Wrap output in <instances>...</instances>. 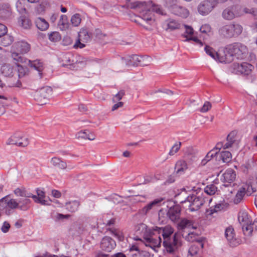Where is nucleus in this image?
Returning <instances> with one entry per match:
<instances>
[{"instance_id":"f257e3e1","label":"nucleus","mask_w":257,"mask_h":257,"mask_svg":"<svg viewBox=\"0 0 257 257\" xmlns=\"http://www.w3.org/2000/svg\"><path fill=\"white\" fill-rule=\"evenodd\" d=\"M128 7L131 9H137L140 13V17L145 21L152 25L154 22L153 12L164 15L162 8L160 6L155 5L152 1L146 2H136L131 3Z\"/></svg>"},{"instance_id":"f03ea898","label":"nucleus","mask_w":257,"mask_h":257,"mask_svg":"<svg viewBox=\"0 0 257 257\" xmlns=\"http://www.w3.org/2000/svg\"><path fill=\"white\" fill-rule=\"evenodd\" d=\"M30 45L24 41L16 42L12 46L11 51V56L16 63H27L28 59L23 55L29 52Z\"/></svg>"},{"instance_id":"7ed1b4c3","label":"nucleus","mask_w":257,"mask_h":257,"mask_svg":"<svg viewBox=\"0 0 257 257\" xmlns=\"http://www.w3.org/2000/svg\"><path fill=\"white\" fill-rule=\"evenodd\" d=\"M238 220L241 225L243 234L245 236H251L253 229H257V218L252 222L251 217L245 211L241 210L239 212Z\"/></svg>"},{"instance_id":"20e7f679","label":"nucleus","mask_w":257,"mask_h":257,"mask_svg":"<svg viewBox=\"0 0 257 257\" xmlns=\"http://www.w3.org/2000/svg\"><path fill=\"white\" fill-rule=\"evenodd\" d=\"M242 26L235 22L230 23L221 27L219 30V35L225 38H236L242 32Z\"/></svg>"},{"instance_id":"39448f33","label":"nucleus","mask_w":257,"mask_h":257,"mask_svg":"<svg viewBox=\"0 0 257 257\" xmlns=\"http://www.w3.org/2000/svg\"><path fill=\"white\" fill-rule=\"evenodd\" d=\"M211 201V199L205 197L203 194H192L187 197L184 203L188 206L190 211L193 212L198 210L201 206L206 203H210Z\"/></svg>"},{"instance_id":"423d86ee","label":"nucleus","mask_w":257,"mask_h":257,"mask_svg":"<svg viewBox=\"0 0 257 257\" xmlns=\"http://www.w3.org/2000/svg\"><path fill=\"white\" fill-rule=\"evenodd\" d=\"M180 239V235L175 233L172 237L163 240V245L167 252L172 253L178 249L181 245Z\"/></svg>"},{"instance_id":"0eeeda50","label":"nucleus","mask_w":257,"mask_h":257,"mask_svg":"<svg viewBox=\"0 0 257 257\" xmlns=\"http://www.w3.org/2000/svg\"><path fill=\"white\" fill-rule=\"evenodd\" d=\"M228 51L237 59H244L247 53V48L243 44L236 42L227 46Z\"/></svg>"},{"instance_id":"6e6552de","label":"nucleus","mask_w":257,"mask_h":257,"mask_svg":"<svg viewBox=\"0 0 257 257\" xmlns=\"http://www.w3.org/2000/svg\"><path fill=\"white\" fill-rule=\"evenodd\" d=\"M218 4V0H205L198 6V13L202 16L209 14Z\"/></svg>"},{"instance_id":"1a4fd4ad","label":"nucleus","mask_w":257,"mask_h":257,"mask_svg":"<svg viewBox=\"0 0 257 257\" xmlns=\"http://www.w3.org/2000/svg\"><path fill=\"white\" fill-rule=\"evenodd\" d=\"M241 15L240 8L237 6L233 5L225 9L222 13V18L226 20H232Z\"/></svg>"},{"instance_id":"9d476101","label":"nucleus","mask_w":257,"mask_h":257,"mask_svg":"<svg viewBox=\"0 0 257 257\" xmlns=\"http://www.w3.org/2000/svg\"><path fill=\"white\" fill-rule=\"evenodd\" d=\"M52 89L50 86H45L38 90L35 95V99L42 104L46 103V101L52 94Z\"/></svg>"},{"instance_id":"9b49d317","label":"nucleus","mask_w":257,"mask_h":257,"mask_svg":"<svg viewBox=\"0 0 257 257\" xmlns=\"http://www.w3.org/2000/svg\"><path fill=\"white\" fill-rule=\"evenodd\" d=\"M144 239L146 240V246L152 248L159 247L162 243L161 235L154 230V227H153L152 232L148 236H146Z\"/></svg>"},{"instance_id":"f8f14e48","label":"nucleus","mask_w":257,"mask_h":257,"mask_svg":"<svg viewBox=\"0 0 257 257\" xmlns=\"http://www.w3.org/2000/svg\"><path fill=\"white\" fill-rule=\"evenodd\" d=\"M7 144L14 145L20 147H26L29 144V140L27 137L15 134L8 140Z\"/></svg>"},{"instance_id":"ddd939ff","label":"nucleus","mask_w":257,"mask_h":257,"mask_svg":"<svg viewBox=\"0 0 257 257\" xmlns=\"http://www.w3.org/2000/svg\"><path fill=\"white\" fill-rule=\"evenodd\" d=\"M181 210V208L179 205H173L170 207L167 211V216L172 222H177L180 218Z\"/></svg>"},{"instance_id":"4468645a","label":"nucleus","mask_w":257,"mask_h":257,"mask_svg":"<svg viewBox=\"0 0 257 257\" xmlns=\"http://www.w3.org/2000/svg\"><path fill=\"white\" fill-rule=\"evenodd\" d=\"M116 246L115 241L109 236H105L102 238L100 242V248L102 250L110 252Z\"/></svg>"},{"instance_id":"2eb2a0df","label":"nucleus","mask_w":257,"mask_h":257,"mask_svg":"<svg viewBox=\"0 0 257 257\" xmlns=\"http://www.w3.org/2000/svg\"><path fill=\"white\" fill-rule=\"evenodd\" d=\"M162 198H158L150 202L142 209L139 211V213L141 215H147L152 210L156 209L160 206L161 202L163 201Z\"/></svg>"},{"instance_id":"dca6fc26","label":"nucleus","mask_w":257,"mask_h":257,"mask_svg":"<svg viewBox=\"0 0 257 257\" xmlns=\"http://www.w3.org/2000/svg\"><path fill=\"white\" fill-rule=\"evenodd\" d=\"M5 207L12 209H19L18 201L15 199H9L8 196H6L0 199V209Z\"/></svg>"},{"instance_id":"f3484780","label":"nucleus","mask_w":257,"mask_h":257,"mask_svg":"<svg viewBox=\"0 0 257 257\" xmlns=\"http://www.w3.org/2000/svg\"><path fill=\"white\" fill-rule=\"evenodd\" d=\"M154 230L156 231L159 235L162 233L163 240L167 238L172 237L173 236H172V235L174 232V229L170 225H167L164 227L155 226L154 227Z\"/></svg>"},{"instance_id":"a211bd4d","label":"nucleus","mask_w":257,"mask_h":257,"mask_svg":"<svg viewBox=\"0 0 257 257\" xmlns=\"http://www.w3.org/2000/svg\"><path fill=\"white\" fill-rule=\"evenodd\" d=\"M235 178V172L231 169H228L223 174L221 180L223 182L226 183L224 184V186H227L231 183L233 182Z\"/></svg>"},{"instance_id":"6ab92c4d","label":"nucleus","mask_w":257,"mask_h":257,"mask_svg":"<svg viewBox=\"0 0 257 257\" xmlns=\"http://www.w3.org/2000/svg\"><path fill=\"white\" fill-rule=\"evenodd\" d=\"M148 58L146 56H141L137 55H133L130 57V61L134 66H147L148 64L146 60Z\"/></svg>"},{"instance_id":"aec40b11","label":"nucleus","mask_w":257,"mask_h":257,"mask_svg":"<svg viewBox=\"0 0 257 257\" xmlns=\"http://www.w3.org/2000/svg\"><path fill=\"white\" fill-rule=\"evenodd\" d=\"M12 14V8L9 3H0V17L3 19L9 18Z\"/></svg>"},{"instance_id":"412c9836","label":"nucleus","mask_w":257,"mask_h":257,"mask_svg":"<svg viewBox=\"0 0 257 257\" xmlns=\"http://www.w3.org/2000/svg\"><path fill=\"white\" fill-rule=\"evenodd\" d=\"M225 235L230 246H236L238 242L235 238V233L233 228L229 227L225 230Z\"/></svg>"},{"instance_id":"4be33fe9","label":"nucleus","mask_w":257,"mask_h":257,"mask_svg":"<svg viewBox=\"0 0 257 257\" xmlns=\"http://www.w3.org/2000/svg\"><path fill=\"white\" fill-rule=\"evenodd\" d=\"M186 161L179 160L177 161L175 166V173L178 175L183 174L189 168Z\"/></svg>"},{"instance_id":"5701e85b","label":"nucleus","mask_w":257,"mask_h":257,"mask_svg":"<svg viewBox=\"0 0 257 257\" xmlns=\"http://www.w3.org/2000/svg\"><path fill=\"white\" fill-rule=\"evenodd\" d=\"M219 56H218V60L221 63H229L234 59L233 54L230 53L227 49V46L225 48L223 55L219 53Z\"/></svg>"},{"instance_id":"b1692460","label":"nucleus","mask_w":257,"mask_h":257,"mask_svg":"<svg viewBox=\"0 0 257 257\" xmlns=\"http://www.w3.org/2000/svg\"><path fill=\"white\" fill-rule=\"evenodd\" d=\"M136 232L143 236L145 239L146 236H148L152 232L153 227L152 228H148L147 226L143 223H140L136 227Z\"/></svg>"},{"instance_id":"393cba45","label":"nucleus","mask_w":257,"mask_h":257,"mask_svg":"<svg viewBox=\"0 0 257 257\" xmlns=\"http://www.w3.org/2000/svg\"><path fill=\"white\" fill-rule=\"evenodd\" d=\"M18 201L19 210L27 211L30 209L32 201L29 198H20Z\"/></svg>"},{"instance_id":"a878e982","label":"nucleus","mask_w":257,"mask_h":257,"mask_svg":"<svg viewBox=\"0 0 257 257\" xmlns=\"http://www.w3.org/2000/svg\"><path fill=\"white\" fill-rule=\"evenodd\" d=\"M35 23L37 28L42 31L47 30L49 26V23L44 19L40 17L36 18Z\"/></svg>"},{"instance_id":"bb28decb","label":"nucleus","mask_w":257,"mask_h":257,"mask_svg":"<svg viewBox=\"0 0 257 257\" xmlns=\"http://www.w3.org/2000/svg\"><path fill=\"white\" fill-rule=\"evenodd\" d=\"M2 73L6 77H13L14 76V69L9 64H5L1 69Z\"/></svg>"},{"instance_id":"cd10ccee","label":"nucleus","mask_w":257,"mask_h":257,"mask_svg":"<svg viewBox=\"0 0 257 257\" xmlns=\"http://www.w3.org/2000/svg\"><path fill=\"white\" fill-rule=\"evenodd\" d=\"M50 162L54 166L60 169H65L67 167V163L58 157H55L52 158Z\"/></svg>"},{"instance_id":"c85d7f7f","label":"nucleus","mask_w":257,"mask_h":257,"mask_svg":"<svg viewBox=\"0 0 257 257\" xmlns=\"http://www.w3.org/2000/svg\"><path fill=\"white\" fill-rule=\"evenodd\" d=\"M80 205V202L78 200H73L65 204L66 208L71 212H75L77 211Z\"/></svg>"},{"instance_id":"c756f323","label":"nucleus","mask_w":257,"mask_h":257,"mask_svg":"<svg viewBox=\"0 0 257 257\" xmlns=\"http://www.w3.org/2000/svg\"><path fill=\"white\" fill-rule=\"evenodd\" d=\"M14 194L17 196L24 198H32L33 194L28 192L25 188H17L14 191Z\"/></svg>"},{"instance_id":"7c9ffc66","label":"nucleus","mask_w":257,"mask_h":257,"mask_svg":"<svg viewBox=\"0 0 257 257\" xmlns=\"http://www.w3.org/2000/svg\"><path fill=\"white\" fill-rule=\"evenodd\" d=\"M27 63L26 64L30 65L31 67H34L36 70H37L39 72V75L40 77H42V71L43 69V66L42 63L40 62V61L36 60L33 62L29 60H28Z\"/></svg>"},{"instance_id":"2f4dec72","label":"nucleus","mask_w":257,"mask_h":257,"mask_svg":"<svg viewBox=\"0 0 257 257\" xmlns=\"http://www.w3.org/2000/svg\"><path fill=\"white\" fill-rule=\"evenodd\" d=\"M253 68V66L247 63H243L241 64L238 68L239 71H240L241 73L245 75L249 74Z\"/></svg>"},{"instance_id":"473e14b6","label":"nucleus","mask_w":257,"mask_h":257,"mask_svg":"<svg viewBox=\"0 0 257 257\" xmlns=\"http://www.w3.org/2000/svg\"><path fill=\"white\" fill-rule=\"evenodd\" d=\"M245 194V188L241 187L237 191L233 200V202L234 204H237L241 202Z\"/></svg>"},{"instance_id":"72a5a7b5","label":"nucleus","mask_w":257,"mask_h":257,"mask_svg":"<svg viewBox=\"0 0 257 257\" xmlns=\"http://www.w3.org/2000/svg\"><path fill=\"white\" fill-rule=\"evenodd\" d=\"M58 26L62 31H64L69 28V23L66 15H62L59 21Z\"/></svg>"},{"instance_id":"f704fd0d","label":"nucleus","mask_w":257,"mask_h":257,"mask_svg":"<svg viewBox=\"0 0 257 257\" xmlns=\"http://www.w3.org/2000/svg\"><path fill=\"white\" fill-rule=\"evenodd\" d=\"M19 23L25 29H30L32 26L31 20L25 16H22L20 18Z\"/></svg>"},{"instance_id":"c9c22d12","label":"nucleus","mask_w":257,"mask_h":257,"mask_svg":"<svg viewBox=\"0 0 257 257\" xmlns=\"http://www.w3.org/2000/svg\"><path fill=\"white\" fill-rule=\"evenodd\" d=\"M13 41V37L7 34L0 37L1 44L5 47L11 45Z\"/></svg>"},{"instance_id":"e433bc0d","label":"nucleus","mask_w":257,"mask_h":257,"mask_svg":"<svg viewBox=\"0 0 257 257\" xmlns=\"http://www.w3.org/2000/svg\"><path fill=\"white\" fill-rule=\"evenodd\" d=\"M186 239L190 242L196 241L199 244L201 248L203 247V243L202 242L201 240L198 238L197 234L193 232L189 233L186 237Z\"/></svg>"},{"instance_id":"4c0bfd02","label":"nucleus","mask_w":257,"mask_h":257,"mask_svg":"<svg viewBox=\"0 0 257 257\" xmlns=\"http://www.w3.org/2000/svg\"><path fill=\"white\" fill-rule=\"evenodd\" d=\"M91 35L86 29H82L78 33V37L82 42H87L90 40Z\"/></svg>"},{"instance_id":"58836bf2","label":"nucleus","mask_w":257,"mask_h":257,"mask_svg":"<svg viewBox=\"0 0 257 257\" xmlns=\"http://www.w3.org/2000/svg\"><path fill=\"white\" fill-rule=\"evenodd\" d=\"M218 155V152H215L214 149H213L209 151L205 158L202 160L201 164L203 166H204L207 164V163L211 160L213 157Z\"/></svg>"},{"instance_id":"ea45409f","label":"nucleus","mask_w":257,"mask_h":257,"mask_svg":"<svg viewBox=\"0 0 257 257\" xmlns=\"http://www.w3.org/2000/svg\"><path fill=\"white\" fill-rule=\"evenodd\" d=\"M219 157L223 163H228L231 160L232 155L229 151H222L219 154Z\"/></svg>"},{"instance_id":"a19ab883","label":"nucleus","mask_w":257,"mask_h":257,"mask_svg":"<svg viewBox=\"0 0 257 257\" xmlns=\"http://www.w3.org/2000/svg\"><path fill=\"white\" fill-rule=\"evenodd\" d=\"M179 226L181 229H184L186 227H191L193 229H195L196 227L193 226L192 222L187 219H182L178 224Z\"/></svg>"},{"instance_id":"79ce46f5","label":"nucleus","mask_w":257,"mask_h":257,"mask_svg":"<svg viewBox=\"0 0 257 257\" xmlns=\"http://www.w3.org/2000/svg\"><path fill=\"white\" fill-rule=\"evenodd\" d=\"M204 50L206 54L211 56L215 60H218V56H219V53L216 52L214 50L208 46H206Z\"/></svg>"},{"instance_id":"37998d69","label":"nucleus","mask_w":257,"mask_h":257,"mask_svg":"<svg viewBox=\"0 0 257 257\" xmlns=\"http://www.w3.org/2000/svg\"><path fill=\"white\" fill-rule=\"evenodd\" d=\"M217 191V188L214 184L208 185L204 188V192L208 195H214Z\"/></svg>"},{"instance_id":"c03bdc74","label":"nucleus","mask_w":257,"mask_h":257,"mask_svg":"<svg viewBox=\"0 0 257 257\" xmlns=\"http://www.w3.org/2000/svg\"><path fill=\"white\" fill-rule=\"evenodd\" d=\"M26 0H18L16 6L18 11L20 13H24L26 12L25 7Z\"/></svg>"},{"instance_id":"a18cd8bd","label":"nucleus","mask_w":257,"mask_h":257,"mask_svg":"<svg viewBox=\"0 0 257 257\" xmlns=\"http://www.w3.org/2000/svg\"><path fill=\"white\" fill-rule=\"evenodd\" d=\"M199 250V247L196 244L192 245L189 249V254L187 257H197V254Z\"/></svg>"},{"instance_id":"49530a36","label":"nucleus","mask_w":257,"mask_h":257,"mask_svg":"<svg viewBox=\"0 0 257 257\" xmlns=\"http://www.w3.org/2000/svg\"><path fill=\"white\" fill-rule=\"evenodd\" d=\"M167 26V28L168 29L171 30H174L175 29H180L181 27V25L176 21L170 19L168 21Z\"/></svg>"},{"instance_id":"de8ad7c7","label":"nucleus","mask_w":257,"mask_h":257,"mask_svg":"<svg viewBox=\"0 0 257 257\" xmlns=\"http://www.w3.org/2000/svg\"><path fill=\"white\" fill-rule=\"evenodd\" d=\"M81 22V18L80 15L79 14H75L73 15L71 18V22L72 25L74 27H77L79 25Z\"/></svg>"},{"instance_id":"09e8293b","label":"nucleus","mask_w":257,"mask_h":257,"mask_svg":"<svg viewBox=\"0 0 257 257\" xmlns=\"http://www.w3.org/2000/svg\"><path fill=\"white\" fill-rule=\"evenodd\" d=\"M220 204H216L214 207L211 206L209 208L206 209L205 211L206 216H208L209 215H211L214 212H217L218 209H220Z\"/></svg>"},{"instance_id":"8fccbe9b","label":"nucleus","mask_w":257,"mask_h":257,"mask_svg":"<svg viewBox=\"0 0 257 257\" xmlns=\"http://www.w3.org/2000/svg\"><path fill=\"white\" fill-rule=\"evenodd\" d=\"M49 40L53 42H56L61 40V36L57 32H53L49 35Z\"/></svg>"},{"instance_id":"3c124183","label":"nucleus","mask_w":257,"mask_h":257,"mask_svg":"<svg viewBox=\"0 0 257 257\" xmlns=\"http://www.w3.org/2000/svg\"><path fill=\"white\" fill-rule=\"evenodd\" d=\"M181 146V143L178 142V143L175 144L169 152V155L170 156H173L180 150Z\"/></svg>"},{"instance_id":"603ef678","label":"nucleus","mask_w":257,"mask_h":257,"mask_svg":"<svg viewBox=\"0 0 257 257\" xmlns=\"http://www.w3.org/2000/svg\"><path fill=\"white\" fill-rule=\"evenodd\" d=\"M197 151L192 147H187L184 150V156H196Z\"/></svg>"},{"instance_id":"864d4df0","label":"nucleus","mask_w":257,"mask_h":257,"mask_svg":"<svg viewBox=\"0 0 257 257\" xmlns=\"http://www.w3.org/2000/svg\"><path fill=\"white\" fill-rule=\"evenodd\" d=\"M132 257H150L149 252L144 250H139L137 252L133 253Z\"/></svg>"},{"instance_id":"5fc2aeb1","label":"nucleus","mask_w":257,"mask_h":257,"mask_svg":"<svg viewBox=\"0 0 257 257\" xmlns=\"http://www.w3.org/2000/svg\"><path fill=\"white\" fill-rule=\"evenodd\" d=\"M9 85L12 87H20L22 85V83L19 79H10L9 80Z\"/></svg>"},{"instance_id":"6e6d98bb","label":"nucleus","mask_w":257,"mask_h":257,"mask_svg":"<svg viewBox=\"0 0 257 257\" xmlns=\"http://www.w3.org/2000/svg\"><path fill=\"white\" fill-rule=\"evenodd\" d=\"M184 160L186 161L187 164L190 167L192 165L193 163L196 161V156H184Z\"/></svg>"},{"instance_id":"4d7b16f0","label":"nucleus","mask_w":257,"mask_h":257,"mask_svg":"<svg viewBox=\"0 0 257 257\" xmlns=\"http://www.w3.org/2000/svg\"><path fill=\"white\" fill-rule=\"evenodd\" d=\"M18 67V77L19 78L23 77L26 73V68H24L22 66L20 65L19 63H17Z\"/></svg>"},{"instance_id":"13d9d810","label":"nucleus","mask_w":257,"mask_h":257,"mask_svg":"<svg viewBox=\"0 0 257 257\" xmlns=\"http://www.w3.org/2000/svg\"><path fill=\"white\" fill-rule=\"evenodd\" d=\"M106 229L107 230H109L112 235H113L115 237L117 238L119 240H121L122 236L116 229L112 228H108Z\"/></svg>"},{"instance_id":"bf43d9fd","label":"nucleus","mask_w":257,"mask_h":257,"mask_svg":"<svg viewBox=\"0 0 257 257\" xmlns=\"http://www.w3.org/2000/svg\"><path fill=\"white\" fill-rule=\"evenodd\" d=\"M32 198L34 199V201L37 203H40L42 205H48V201L45 200L44 198H37V196L35 195H33L32 196Z\"/></svg>"},{"instance_id":"052dcab7","label":"nucleus","mask_w":257,"mask_h":257,"mask_svg":"<svg viewBox=\"0 0 257 257\" xmlns=\"http://www.w3.org/2000/svg\"><path fill=\"white\" fill-rule=\"evenodd\" d=\"M211 104L210 102L206 101L200 109V111L202 112H206L211 108Z\"/></svg>"},{"instance_id":"680f3d73","label":"nucleus","mask_w":257,"mask_h":257,"mask_svg":"<svg viewBox=\"0 0 257 257\" xmlns=\"http://www.w3.org/2000/svg\"><path fill=\"white\" fill-rule=\"evenodd\" d=\"M87 133L86 131H80L78 132L76 135L75 137L76 139L79 140V139H84L86 140V136H87Z\"/></svg>"},{"instance_id":"e2e57ef3","label":"nucleus","mask_w":257,"mask_h":257,"mask_svg":"<svg viewBox=\"0 0 257 257\" xmlns=\"http://www.w3.org/2000/svg\"><path fill=\"white\" fill-rule=\"evenodd\" d=\"M236 136V132L235 131L231 132L227 136L226 141H229L234 143L235 141V137Z\"/></svg>"},{"instance_id":"0e129e2a","label":"nucleus","mask_w":257,"mask_h":257,"mask_svg":"<svg viewBox=\"0 0 257 257\" xmlns=\"http://www.w3.org/2000/svg\"><path fill=\"white\" fill-rule=\"evenodd\" d=\"M124 95V91L123 90H121L117 93L114 97H113L112 101L113 102H116L117 101L121 99L123 96Z\"/></svg>"},{"instance_id":"69168bd1","label":"nucleus","mask_w":257,"mask_h":257,"mask_svg":"<svg viewBox=\"0 0 257 257\" xmlns=\"http://www.w3.org/2000/svg\"><path fill=\"white\" fill-rule=\"evenodd\" d=\"M200 32L202 33L207 34L211 31V27L208 24L202 25L200 28Z\"/></svg>"},{"instance_id":"338daca9","label":"nucleus","mask_w":257,"mask_h":257,"mask_svg":"<svg viewBox=\"0 0 257 257\" xmlns=\"http://www.w3.org/2000/svg\"><path fill=\"white\" fill-rule=\"evenodd\" d=\"M243 187L245 188V193H246L247 195H250L253 192L255 191V190H254L252 186L249 184H246Z\"/></svg>"},{"instance_id":"774afa93","label":"nucleus","mask_w":257,"mask_h":257,"mask_svg":"<svg viewBox=\"0 0 257 257\" xmlns=\"http://www.w3.org/2000/svg\"><path fill=\"white\" fill-rule=\"evenodd\" d=\"M11 225L7 221H5L1 227V230L4 233H7L9 231Z\"/></svg>"}]
</instances>
